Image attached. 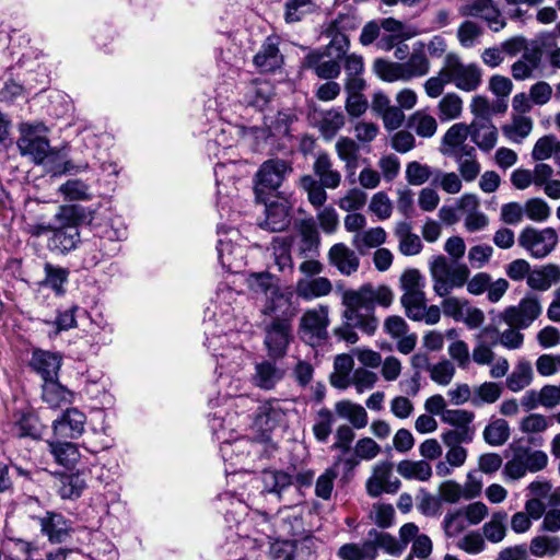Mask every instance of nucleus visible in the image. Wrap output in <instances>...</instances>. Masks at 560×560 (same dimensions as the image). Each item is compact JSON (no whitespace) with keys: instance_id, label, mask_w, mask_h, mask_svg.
Masks as SVG:
<instances>
[{"instance_id":"nucleus-55","label":"nucleus","mask_w":560,"mask_h":560,"mask_svg":"<svg viewBox=\"0 0 560 560\" xmlns=\"http://www.w3.org/2000/svg\"><path fill=\"white\" fill-rule=\"evenodd\" d=\"M315 9L316 4L313 0H288L284 4V20L287 23L300 22Z\"/></svg>"},{"instance_id":"nucleus-46","label":"nucleus","mask_w":560,"mask_h":560,"mask_svg":"<svg viewBox=\"0 0 560 560\" xmlns=\"http://www.w3.org/2000/svg\"><path fill=\"white\" fill-rule=\"evenodd\" d=\"M506 520L508 513L504 511L495 512L489 522L482 526L485 538L492 542L498 544L502 541L506 535Z\"/></svg>"},{"instance_id":"nucleus-2","label":"nucleus","mask_w":560,"mask_h":560,"mask_svg":"<svg viewBox=\"0 0 560 560\" xmlns=\"http://www.w3.org/2000/svg\"><path fill=\"white\" fill-rule=\"evenodd\" d=\"M425 285L427 280L418 269L406 270L400 276V303L409 319L435 325L441 319V308L438 305H427Z\"/></svg>"},{"instance_id":"nucleus-27","label":"nucleus","mask_w":560,"mask_h":560,"mask_svg":"<svg viewBox=\"0 0 560 560\" xmlns=\"http://www.w3.org/2000/svg\"><path fill=\"white\" fill-rule=\"evenodd\" d=\"M61 355L45 350H35L32 354L31 366L43 381L57 378L61 366Z\"/></svg>"},{"instance_id":"nucleus-61","label":"nucleus","mask_w":560,"mask_h":560,"mask_svg":"<svg viewBox=\"0 0 560 560\" xmlns=\"http://www.w3.org/2000/svg\"><path fill=\"white\" fill-rule=\"evenodd\" d=\"M533 121L527 116H517L513 119L511 125L503 127V132L515 143H521L532 131Z\"/></svg>"},{"instance_id":"nucleus-48","label":"nucleus","mask_w":560,"mask_h":560,"mask_svg":"<svg viewBox=\"0 0 560 560\" xmlns=\"http://www.w3.org/2000/svg\"><path fill=\"white\" fill-rule=\"evenodd\" d=\"M408 128L422 138H431L436 132L438 124L433 116L418 110L409 117Z\"/></svg>"},{"instance_id":"nucleus-42","label":"nucleus","mask_w":560,"mask_h":560,"mask_svg":"<svg viewBox=\"0 0 560 560\" xmlns=\"http://www.w3.org/2000/svg\"><path fill=\"white\" fill-rule=\"evenodd\" d=\"M335 411L339 417L348 419L355 429H362L368 424V413L359 404L340 400L336 402Z\"/></svg>"},{"instance_id":"nucleus-8","label":"nucleus","mask_w":560,"mask_h":560,"mask_svg":"<svg viewBox=\"0 0 560 560\" xmlns=\"http://www.w3.org/2000/svg\"><path fill=\"white\" fill-rule=\"evenodd\" d=\"M444 68L450 83L464 92H474L482 82V70L477 63H464L457 55L448 54Z\"/></svg>"},{"instance_id":"nucleus-12","label":"nucleus","mask_w":560,"mask_h":560,"mask_svg":"<svg viewBox=\"0 0 560 560\" xmlns=\"http://www.w3.org/2000/svg\"><path fill=\"white\" fill-rule=\"evenodd\" d=\"M329 326L328 306L320 305L318 308L306 311L300 323L302 339L311 346H319L328 338Z\"/></svg>"},{"instance_id":"nucleus-34","label":"nucleus","mask_w":560,"mask_h":560,"mask_svg":"<svg viewBox=\"0 0 560 560\" xmlns=\"http://www.w3.org/2000/svg\"><path fill=\"white\" fill-rule=\"evenodd\" d=\"M291 245V237L276 236L271 242L273 264L280 272L285 275H292L294 269Z\"/></svg>"},{"instance_id":"nucleus-56","label":"nucleus","mask_w":560,"mask_h":560,"mask_svg":"<svg viewBox=\"0 0 560 560\" xmlns=\"http://www.w3.org/2000/svg\"><path fill=\"white\" fill-rule=\"evenodd\" d=\"M502 394V388L499 384L493 382H485L475 387L471 397V405L480 407L483 404L495 402Z\"/></svg>"},{"instance_id":"nucleus-62","label":"nucleus","mask_w":560,"mask_h":560,"mask_svg":"<svg viewBox=\"0 0 560 560\" xmlns=\"http://www.w3.org/2000/svg\"><path fill=\"white\" fill-rule=\"evenodd\" d=\"M345 125V115L339 109H330L324 113L319 122V130L324 138L332 139Z\"/></svg>"},{"instance_id":"nucleus-4","label":"nucleus","mask_w":560,"mask_h":560,"mask_svg":"<svg viewBox=\"0 0 560 560\" xmlns=\"http://www.w3.org/2000/svg\"><path fill=\"white\" fill-rule=\"evenodd\" d=\"M430 275L435 294L447 296L454 289L465 285L470 270L467 265L457 261L450 262L445 256L440 255L430 262Z\"/></svg>"},{"instance_id":"nucleus-53","label":"nucleus","mask_w":560,"mask_h":560,"mask_svg":"<svg viewBox=\"0 0 560 560\" xmlns=\"http://www.w3.org/2000/svg\"><path fill=\"white\" fill-rule=\"evenodd\" d=\"M463 101L456 93L445 94L438 105V116L441 121H450L460 116Z\"/></svg>"},{"instance_id":"nucleus-37","label":"nucleus","mask_w":560,"mask_h":560,"mask_svg":"<svg viewBox=\"0 0 560 560\" xmlns=\"http://www.w3.org/2000/svg\"><path fill=\"white\" fill-rule=\"evenodd\" d=\"M300 254L305 257L316 255L320 243V238L313 219L302 221L300 226Z\"/></svg>"},{"instance_id":"nucleus-25","label":"nucleus","mask_w":560,"mask_h":560,"mask_svg":"<svg viewBox=\"0 0 560 560\" xmlns=\"http://www.w3.org/2000/svg\"><path fill=\"white\" fill-rule=\"evenodd\" d=\"M471 141L483 152L491 151L498 142V130L491 119L483 117L470 124Z\"/></svg>"},{"instance_id":"nucleus-63","label":"nucleus","mask_w":560,"mask_h":560,"mask_svg":"<svg viewBox=\"0 0 560 560\" xmlns=\"http://www.w3.org/2000/svg\"><path fill=\"white\" fill-rule=\"evenodd\" d=\"M386 241V232L383 228H372L358 233L353 238V245L359 249L372 248L382 245Z\"/></svg>"},{"instance_id":"nucleus-54","label":"nucleus","mask_w":560,"mask_h":560,"mask_svg":"<svg viewBox=\"0 0 560 560\" xmlns=\"http://www.w3.org/2000/svg\"><path fill=\"white\" fill-rule=\"evenodd\" d=\"M59 191L65 199L71 201H88L93 198L90 185L81 179L67 180L60 186Z\"/></svg>"},{"instance_id":"nucleus-39","label":"nucleus","mask_w":560,"mask_h":560,"mask_svg":"<svg viewBox=\"0 0 560 560\" xmlns=\"http://www.w3.org/2000/svg\"><path fill=\"white\" fill-rule=\"evenodd\" d=\"M49 452L55 460L65 467L73 466L80 458V453L75 444L71 442L47 441Z\"/></svg>"},{"instance_id":"nucleus-23","label":"nucleus","mask_w":560,"mask_h":560,"mask_svg":"<svg viewBox=\"0 0 560 560\" xmlns=\"http://www.w3.org/2000/svg\"><path fill=\"white\" fill-rule=\"evenodd\" d=\"M86 417L77 408H68L52 422L57 439H78L84 432Z\"/></svg>"},{"instance_id":"nucleus-28","label":"nucleus","mask_w":560,"mask_h":560,"mask_svg":"<svg viewBox=\"0 0 560 560\" xmlns=\"http://www.w3.org/2000/svg\"><path fill=\"white\" fill-rule=\"evenodd\" d=\"M277 37H267L259 51L254 57V63L264 72H271L280 68L283 62V56L279 50Z\"/></svg>"},{"instance_id":"nucleus-24","label":"nucleus","mask_w":560,"mask_h":560,"mask_svg":"<svg viewBox=\"0 0 560 560\" xmlns=\"http://www.w3.org/2000/svg\"><path fill=\"white\" fill-rule=\"evenodd\" d=\"M328 260L343 276L353 275L360 266L358 255L343 243H337L330 247Z\"/></svg>"},{"instance_id":"nucleus-22","label":"nucleus","mask_w":560,"mask_h":560,"mask_svg":"<svg viewBox=\"0 0 560 560\" xmlns=\"http://www.w3.org/2000/svg\"><path fill=\"white\" fill-rule=\"evenodd\" d=\"M40 526V533L52 544H59L70 535L72 524L61 513L46 511L44 515L35 517Z\"/></svg>"},{"instance_id":"nucleus-18","label":"nucleus","mask_w":560,"mask_h":560,"mask_svg":"<svg viewBox=\"0 0 560 560\" xmlns=\"http://www.w3.org/2000/svg\"><path fill=\"white\" fill-rule=\"evenodd\" d=\"M541 306L537 298L527 296L521 300L518 305L508 307L503 314V320L511 327L526 329L540 315Z\"/></svg>"},{"instance_id":"nucleus-9","label":"nucleus","mask_w":560,"mask_h":560,"mask_svg":"<svg viewBox=\"0 0 560 560\" xmlns=\"http://www.w3.org/2000/svg\"><path fill=\"white\" fill-rule=\"evenodd\" d=\"M262 445L248 438L242 436L233 441L223 440L220 443V454L232 472L246 469V462L252 456L260 454Z\"/></svg>"},{"instance_id":"nucleus-6","label":"nucleus","mask_w":560,"mask_h":560,"mask_svg":"<svg viewBox=\"0 0 560 560\" xmlns=\"http://www.w3.org/2000/svg\"><path fill=\"white\" fill-rule=\"evenodd\" d=\"M264 347L267 355L282 360L293 339L291 316H276L264 327Z\"/></svg>"},{"instance_id":"nucleus-47","label":"nucleus","mask_w":560,"mask_h":560,"mask_svg":"<svg viewBox=\"0 0 560 560\" xmlns=\"http://www.w3.org/2000/svg\"><path fill=\"white\" fill-rule=\"evenodd\" d=\"M406 81L413 78L423 77L429 72L430 62L422 49L413 50L409 59L400 62Z\"/></svg>"},{"instance_id":"nucleus-41","label":"nucleus","mask_w":560,"mask_h":560,"mask_svg":"<svg viewBox=\"0 0 560 560\" xmlns=\"http://www.w3.org/2000/svg\"><path fill=\"white\" fill-rule=\"evenodd\" d=\"M42 423L39 419L31 413H21L13 425L12 433L18 438H31L37 440L42 436Z\"/></svg>"},{"instance_id":"nucleus-35","label":"nucleus","mask_w":560,"mask_h":560,"mask_svg":"<svg viewBox=\"0 0 560 560\" xmlns=\"http://www.w3.org/2000/svg\"><path fill=\"white\" fill-rule=\"evenodd\" d=\"M491 331L490 328H482L476 335V345L470 359L478 365H490L494 360L492 348L498 345L499 339L495 337L492 341H487L488 334Z\"/></svg>"},{"instance_id":"nucleus-5","label":"nucleus","mask_w":560,"mask_h":560,"mask_svg":"<svg viewBox=\"0 0 560 560\" xmlns=\"http://www.w3.org/2000/svg\"><path fill=\"white\" fill-rule=\"evenodd\" d=\"M20 137L16 141L22 156H30L35 164H42L51 152L47 133L49 129L44 122H21Z\"/></svg>"},{"instance_id":"nucleus-30","label":"nucleus","mask_w":560,"mask_h":560,"mask_svg":"<svg viewBox=\"0 0 560 560\" xmlns=\"http://www.w3.org/2000/svg\"><path fill=\"white\" fill-rule=\"evenodd\" d=\"M313 171L318 183L328 189H336L341 182V174L332 167V161L328 153L319 152L313 164Z\"/></svg>"},{"instance_id":"nucleus-32","label":"nucleus","mask_w":560,"mask_h":560,"mask_svg":"<svg viewBox=\"0 0 560 560\" xmlns=\"http://www.w3.org/2000/svg\"><path fill=\"white\" fill-rule=\"evenodd\" d=\"M86 487L84 472L62 474L57 480V491L63 500H75L81 497Z\"/></svg>"},{"instance_id":"nucleus-17","label":"nucleus","mask_w":560,"mask_h":560,"mask_svg":"<svg viewBox=\"0 0 560 560\" xmlns=\"http://www.w3.org/2000/svg\"><path fill=\"white\" fill-rule=\"evenodd\" d=\"M247 284L250 291L256 294H270V301L264 311L266 315H276L279 307L288 304V300L279 292L277 283L269 272L249 275L247 278Z\"/></svg>"},{"instance_id":"nucleus-36","label":"nucleus","mask_w":560,"mask_h":560,"mask_svg":"<svg viewBox=\"0 0 560 560\" xmlns=\"http://www.w3.org/2000/svg\"><path fill=\"white\" fill-rule=\"evenodd\" d=\"M42 398L50 408H60L71 401L72 393L52 378L44 381Z\"/></svg>"},{"instance_id":"nucleus-59","label":"nucleus","mask_w":560,"mask_h":560,"mask_svg":"<svg viewBox=\"0 0 560 560\" xmlns=\"http://www.w3.org/2000/svg\"><path fill=\"white\" fill-rule=\"evenodd\" d=\"M3 548L12 560H33L32 553L36 547L22 538L8 537L3 541Z\"/></svg>"},{"instance_id":"nucleus-13","label":"nucleus","mask_w":560,"mask_h":560,"mask_svg":"<svg viewBox=\"0 0 560 560\" xmlns=\"http://www.w3.org/2000/svg\"><path fill=\"white\" fill-rule=\"evenodd\" d=\"M354 27L353 18L346 14L339 15L337 19L331 21L324 31V35L330 38V40L322 50L329 51L330 56L343 59L350 47V40L347 32Z\"/></svg>"},{"instance_id":"nucleus-38","label":"nucleus","mask_w":560,"mask_h":560,"mask_svg":"<svg viewBox=\"0 0 560 560\" xmlns=\"http://www.w3.org/2000/svg\"><path fill=\"white\" fill-rule=\"evenodd\" d=\"M78 311L79 306L73 305L67 310H58L54 320L44 319L43 323L49 327L48 336L55 338L60 332L74 328L77 326L75 313Z\"/></svg>"},{"instance_id":"nucleus-31","label":"nucleus","mask_w":560,"mask_h":560,"mask_svg":"<svg viewBox=\"0 0 560 560\" xmlns=\"http://www.w3.org/2000/svg\"><path fill=\"white\" fill-rule=\"evenodd\" d=\"M285 418L282 404L278 399H268L257 408L256 423L266 430H272Z\"/></svg>"},{"instance_id":"nucleus-1","label":"nucleus","mask_w":560,"mask_h":560,"mask_svg":"<svg viewBox=\"0 0 560 560\" xmlns=\"http://www.w3.org/2000/svg\"><path fill=\"white\" fill-rule=\"evenodd\" d=\"M394 300V293L387 285L374 287L371 283L359 289H346L341 291L342 324L335 328V335L349 343L359 340L355 329L373 336L380 322L375 316V306L389 307Z\"/></svg>"},{"instance_id":"nucleus-33","label":"nucleus","mask_w":560,"mask_h":560,"mask_svg":"<svg viewBox=\"0 0 560 560\" xmlns=\"http://www.w3.org/2000/svg\"><path fill=\"white\" fill-rule=\"evenodd\" d=\"M558 282H560V266L555 264L536 268L527 277L528 287L538 291H546Z\"/></svg>"},{"instance_id":"nucleus-11","label":"nucleus","mask_w":560,"mask_h":560,"mask_svg":"<svg viewBox=\"0 0 560 560\" xmlns=\"http://www.w3.org/2000/svg\"><path fill=\"white\" fill-rule=\"evenodd\" d=\"M558 234L553 228L536 229L526 226L520 233L518 244L526 249L532 257L541 259L547 257L558 244Z\"/></svg>"},{"instance_id":"nucleus-19","label":"nucleus","mask_w":560,"mask_h":560,"mask_svg":"<svg viewBox=\"0 0 560 560\" xmlns=\"http://www.w3.org/2000/svg\"><path fill=\"white\" fill-rule=\"evenodd\" d=\"M371 541H366L360 547L357 544H345L338 549V557L342 560H364L365 553L374 551L375 547H381L389 550L395 544V538L387 533L371 529L369 532Z\"/></svg>"},{"instance_id":"nucleus-58","label":"nucleus","mask_w":560,"mask_h":560,"mask_svg":"<svg viewBox=\"0 0 560 560\" xmlns=\"http://www.w3.org/2000/svg\"><path fill=\"white\" fill-rule=\"evenodd\" d=\"M296 120V115L291 110H280L268 127L266 138L291 137V125Z\"/></svg>"},{"instance_id":"nucleus-21","label":"nucleus","mask_w":560,"mask_h":560,"mask_svg":"<svg viewBox=\"0 0 560 560\" xmlns=\"http://www.w3.org/2000/svg\"><path fill=\"white\" fill-rule=\"evenodd\" d=\"M468 137L471 138L470 125L464 122L454 124L442 138V153L450 158L462 153L464 155H471L475 152V148L466 143Z\"/></svg>"},{"instance_id":"nucleus-10","label":"nucleus","mask_w":560,"mask_h":560,"mask_svg":"<svg viewBox=\"0 0 560 560\" xmlns=\"http://www.w3.org/2000/svg\"><path fill=\"white\" fill-rule=\"evenodd\" d=\"M291 173V164L285 160L269 159L265 161L256 173V198L262 199L267 192L276 191Z\"/></svg>"},{"instance_id":"nucleus-3","label":"nucleus","mask_w":560,"mask_h":560,"mask_svg":"<svg viewBox=\"0 0 560 560\" xmlns=\"http://www.w3.org/2000/svg\"><path fill=\"white\" fill-rule=\"evenodd\" d=\"M91 212L80 205H63L51 220V233L48 245L60 253H69L80 242L79 225L91 220Z\"/></svg>"},{"instance_id":"nucleus-57","label":"nucleus","mask_w":560,"mask_h":560,"mask_svg":"<svg viewBox=\"0 0 560 560\" xmlns=\"http://www.w3.org/2000/svg\"><path fill=\"white\" fill-rule=\"evenodd\" d=\"M45 279L44 284L50 288L56 294L65 293L63 284L68 281L69 271L62 267H56L49 262L44 266Z\"/></svg>"},{"instance_id":"nucleus-49","label":"nucleus","mask_w":560,"mask_h":560,"mask_svg":"<svg viewBox=\"0 0 560 560\" xmlns=\"http://www.w3.org/2000/svg\"><path fill=\"white\" fill-rule=\"evenodd\" d=\"M336 421L335 415L328 408H322L317 411L312 428L313 434L317 442L326 443L332 432V425Z\"/></svg>"},{"instance_id":"nucleus-45","label":"nucleus","mask_w":560,"mask_h":560,"mask_svg":"<svg viewBox=\"0 0 560 560\" xmlns=\"http://www.w3.org/2000/svg\"><path fill=\"white\" fill-rule=\"evenodd\" d=\"M397 471L406 479H417L419 481H427L432 476V468L425 460H401L397 465Z\"/></svg>"},{"instance_id":"nucleus-60","label":"nucleus","mask_w":560,"mask_h":560,"mask_svg":"<svg viewBox=\"0 0 560 560\" xmlns=\"http://www.w3.org/2000/svg\"><path fill=\"white\" fill-rule=\"evenodd\" d=\"M301 187L307 192L308 201L316 208L322 207L327 200L325 186L312 175H304L300 180Z\"/></svg>"},{"instance_id":"nucleus-20","label":"nucleus","mask_w":560,"mask_h":560,"mask_svg":"<svg viewBox=\"0 0 560 560\" xmlns=\"http://www.w3.org/2000/svg\"><path fill=\"white\" fill-rule=\"evenodd\" d=\"M265 203V220L260 228L270 232H281L289 228L292 220V208L284 198L268 202L265 197L260 199Z\"/></svg>"},{"instance_id":"nucleus-51","label":"nucleus","mask_w":560,"mask_h":560,"mask_svg":"<svg viewBox=\"0 0 560 560\" xmlns=\"http://www.w3.org/2000/svg\"><path fill=\"white\" fill-rule=\"evenodd\" d=\"M510 438V427L506 420L495 419L483 430V440L491 446H501Z\"/></svg>"},{"instance_id":"nucleus-7","label":"nucleus","mask_w":560,"mask_h":560,"mask_svg":"<svg viewBox=\"0 0 560 560\" xmlns=\"http://www.w3.org/2000/svg\"><path fill=\"white\" fill-rule=\"evenodd\" d=\"M205 334H206V345L209 350L212 351V355L217 359V370L220 369V375L223 374L224 370H229L232 372L234 368L241 364L243 359L244 350L240 347H226L222 351H219V347H222L226 341H229L232 337L235 336L234 332L228 335L221 330L219 334L211 331L213 326V320L209 318L206 323Z\"/></svg>"},{"instance_id":"nucleus-44","label":"nucleus","mask_w":560,"mask_h":560,"mask_svg":"<svg viewBox=\"0 0 560 560\" xmlns=\"http://www.w3.org/2000/svg\"><path fill=\"white\" fill-rule=\"evenodd\" d=\"M533 381V369L528 361L522 360L506 377V387L514 393L521 392Z\"/></svg>"},{"instance_id":"nucleus-29","label":"nucleus","mask_w":560,"mask_h":560,"mask_svg":"<svg viewBox=\"0 0 560 560\" xmlns=\"http://www.w3.org/2000/svg\"><path fill=\"white\" fill-rule=\"evenodd\" d=\"M332 291L331 281L326 277L304 278L296 282V295L305 301H312L328 295Z\"/></svg>"},{"instance_id":"nucleus-52","label":"nucleus","mask_w":560,"mask_h":560,"mask_svg":"<svg viewBox=\"0 0 560 560\" xmlns=\"http://www.w3.org/2000/svg\"><path fill=\"white\" fill-rule=\"evenodd\" d=\"M336 151L340 160L346 163L347 170L353 174L358 167L359 145L354 140L342 137L336 142Z\"/></svg>"},{"instance_id":"nucleus-26","label":"nucleus","mask_w":560,"mask_h":560,"mask_svg":"<svg viewBox=\"0 0 560 560\" xmlns=\"http://www.w3.org/2000/svg\"><path fill=\"white\" fill-rule=\"evenodd\" d=\"M257 481L261 485V493L275 494L280 500L282 493L293 485V476L283 470L265 469Z\"/></svg>"},{"instance_id":"nucleus-15","label":"nucleus","mask_w":560,"mask_h":560,"mask_svg":"<svg viewBox=\"0 0 560 560\" xmlns=\"http://www.w3.org/2000/svg\"><path fill=\"white\" fill-rule=\"evenodd\" d=\"M462 15L483 20L492 32L506 26V20L494 0H470L462 8Z\"/></svg>"},{"instance_id":"nucleus-40","label":"nucleus","mask_w":560,"mask_h":560,"mask_svg":"<svg viewBox=\"0 0 560 560\" xmlns=\"http://www.w3.org/2000/svg\"><path fill=\"white\" fill-rule=\"evenodd\" d=\"M512 450H514L525 469L529 472L540 471L548 464V456L542 451H533L529 446L524 445L512 446Z\"/></svg>"},{"instance_id":"nucleus-14","label":"nucleus","mask_w":560,"mask_h":560,"mask_svg":"<svg viewBox=\"0 0 560 560\" xmlns=\"http://www.w3.org/2000/svg\"><path fill=\"white\" fill-rule=\"evenodd\" d=\"M329 54V51H323L322 49L310 50L303 58L301 67L305 70H312L319 79H337L341 72L342 59Z\"/></svg>"},{"instance_id":"nucleus-16","label":"nucleus","mask_w":560,"mask_h":560,"mask_svg":"<svg viewBox=\"0 0 560 560\" xmlns=\"http://www.w3.org/2000/svg\"><path fill=\"white\" fill-rule=\"evenodd\" d=\"M279 359L259 358L254 362L250 383L262 390H271L283 380L284 369L278 364Z\"/></svg>"},{"instance_id":"nucleus-43","label":"nucleus","mask_w":560,"mask_h":560,"mask_svg":"<svg viewBox=\"0 0 560 560\" xmlns=\"http://www.w3.org/2000/svg\"><path fill=\"white\" fill-rule=\"evenodd\" d=\"M528 550L530 555L542 558L553 557L560 551V537L538 535L532 538Z\"/></svg>"},{"instance_id":"nucleus-50","label":"nucleus","mask_w":560,"mask_h":560,"mask_svg":"<svg viewBox=\"0 0 560 560\" xmlns=\"http://www.w3.org/2000/svg\"><path fill=\"white\" fill-rule=\"evenodd\" d=\"M393 477L392 464L381 463L374 467L373 475L366 481V492L371 498H377L383 493V485Z\"/></svg>"},{"instance_id":"nucleus-64","label":"nucleus","mask_w":560,"mask_h":560,"mask_svg":"<svg viewBox=\"0 0 560 560\" xmlns=\"http://www.w3.org/2000/svg\"><path fill=\"white\" fill-rule=\"evenodd\" d=\"M374 70L376 74L384 81H406V77L400 62L376 59L374 62Z\"/></svg>"}]
</instances>
